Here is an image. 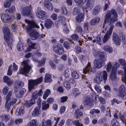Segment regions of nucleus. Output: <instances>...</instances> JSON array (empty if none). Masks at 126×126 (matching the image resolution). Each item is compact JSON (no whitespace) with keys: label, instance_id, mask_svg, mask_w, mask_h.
Returning a JSON list of instances; mask_svg holds the SVG:
<instances>
[{"label":"nucleus","instance_id":"obj_1","mask_svg":"<svg viewBox=\"0 0 126 126\" xmlns=\"http://www.w3.org/2000/svg\"><path fill=\"white\" fill-rule=\"evenodd\" d=\"M94 55L97 58L94 61V68H100L103 65L105 64L104 61H106L107 58L106 54L104 52L100 51L97 52L96 51L93 52Z\"/></svg>","mask_w":126,"mask_h":126},{"label":"nucleus","instance_id":"obj_2","mask_svg":"<svg viewBox=\"0 0 126 126\" xmlns=\"http://www.w3.org/2000/svg\"><path fill=\"white\" fill-rule=\"evenodd\" d=\"M25 22L28 24L29 27L26 28L27 31L30 32V35L31 39L35 40L39 37V33L34 28V27L39 28L40 26L38 24L34 22H32L27 19L25 20Z\"/></svg>","mask_w":126,"mask_h":126},{"label":"nucleus","instance_id":"obj_3","mask_svg":"<svg viewBox=\"0 0 126 126\" xmlns=\"http://www.w3.org/2000/svg\"><path fill=\"white\" fill-rule=\"evenodd\" d=\"M2 30L5 41L8 46H10L13 41L12 34L11 33L9 28L6 26L3 27Z\"/></svg>","mask_w":126,"mask_h":126},{"label":"nucleus","instance_id":"obj_4","mask_svg":"<svg viewBox=\"0 0 126 126\" xmlns=\"http://www.w3.org/2000/svg\"><path fill=\"white\" fill-rule=\"evenodd\" d=\"M110 13L113 15V16L111 17L110 14L108 12L105 15V19L107 20L108 22H109L110 23H114L117 21L118 15L116 11L114 9H112L110 11Z\"/></svg>","mask_w":126,"mask_h":126},{"label":"nucleus","instance_id":"obj_5","mask_svg":"<svg viewBox=\"0 0 126 126\" xmlns=\"http://www.w3.org/2000/svg\"><path fill=\"white\" fill-rule=\"evenodd\" d=\"M43 78L41 77L35 80H29L28 81L29 87V90L34 88V86L37 85L43 81Z\"/></svg>","mask_w":126,"mask_h":126},{"label":"nucleus","instance_id":"obj_6","mask_svg":"<svg viewBox=\"0 0 126 126\" xmlns=\"http://www.w3.org/2000/svg\"><path fill=\"white\" fill-rule=\"evenodd\" d=\"M53 47L54 51L58 54L62 55L64 52V49L60 44H54Z\"/></svg>","mask_w":126,"mask_h":126},{"label":"nucleus","instance_id":"obj_7","mask_svg":"<svg viewBox=\"0 0 126 126\" xmlns=\"http://www.w3.org/2000/svg\"><path fill=\"white\" fill-rule=\"evenodd\" d=\"M117 95L121 97L123 100H125L126 98V94L125 92V88L124 86L121 85L119 87Z\"/></svg>","mask_w":126,"mask_h":126},{"label":"nucleus","instance_id":"obj_8","mask_svg":"<svg viewBox=\"0 0 126 126\" xmlns=\"http://www.w3.org/2000/svg\"><path fill=\"white\" fill-rule=\"evenodd\" d=\"M47 13L45 12L42 10L40 7H38L37 9L36 14L37 17L40 19H43L46 16Z\"/></svg>","mask_w":126,"mask_h":126},{"label":"nucleus","instance_id":"obj_9","mask_svg":"<svg viewBox=\"0 0 126 126\" xmlns=\"http://www.w3.org/2000/svg\"><path fill=\"white\" fill-rule=\"evenodd\" d=\"M30 6H28L25 7L24 8V16H27L28 17L30 18H33L34 15L32 13V8Z\"/></svg>","mask_w":126,"mask_h":126},{"label":"nucleus","instance_id":"obj_10","mask_svg":"<svg viewBox=\"0 0 126 126\" xmlns=\"http://www.w3.org/2000/svg\"><path fill=\"white\" fill-rule=\"evenodd\" d=\"M16 101L17 99H16L14 98L12 99V101L9 103V102H7V101H6L5 105V110L8 111L10 109H11L13 105L16 103Z\"/></svg>","mask_w":126,"mask_h":126},{"label":"nucleus","instance_id":"obj_11","mask_svg":"<svg viewBox=\"0 0 126 126\" xmlns=\"http://www.w3.org/2000/svg\"><path fill=\"white\" fill-rule=\"evenodd\" d=\"M29 61V59L26 60V61H24V75L25 76H28L30 70L31 68L28 64V62Z\"/></svg>","mask_w":126,"mask_h":126},{"label":"nucleus","instance_id":"obj_12","mask_svg":"<svg viewBox=\"0 0 126 126\" xmlns=\"http://www.w3.org/2000/svg\"><path fill=\"white\" fill-rule=\"evenodd\" d=\"M93 101V100L91 98L88 96L84 97L83 99V102L84 104L86 106L93 105L92 103Z\"/></svg>","mask_w":126,"mask_h":126},{"label":"nucleus","instance_id":"obj_13","mask_svg":"<svg viewBox=\"0 0 126 126\" xmlns=\"http://www.w3.org/2000/svg\"><path fill=\"white\" fill-rule=\"evenodd\" d=\"M43 93L41 89H40L39 91H36L32 93V97L34 100L37 99L39 96H42Z\"/></svg>","mask_w":126,"mask_h":126},{"label":"nucleus","instance_id":"obj_14","mask_svg":"<svg viewBox=\"0 0 126 126\" xmlns=\"http://www.w3.org/2000/svg\"><path fill=\"white\" fill-rule=\"evenodd\" d=\"M112 37V40L115 43L119 45L120 44L121 39L119 38L118 36L117 35L115 32H113Z\"/></svg>","mask_w":126,"mask_h":126},{"label":"nucleus","instance_id":"obj_15","mask_svg":"<svg viewBox=\"0 0 126 126\" xmlns=\"http://www.w3.org/2000/svg\"><path fill=\"white\" fill-rule=\"evenodd\" d=\"M94 5V2L91 0H88L85 5V8L88 9L90 10L93 8Z\"/></svg>","mask_w":126,"mask_h":126},{"label":"nucleus","instance_id":"obj_16","mask_svg":"<svg viewBox=\"0 0 126 126\" xmlns=\"http://www.w3.org/2000/svg\"><path fill=\"white\" fill-rule=\"evenodd\" d=\"M23 84V82L20 81H18L16 82L14 84L13 88L14 92H16L17 91V89L21 88Z\"/></svg>","mask_w":126,"mask_h":126},{"label":"nucleus","instance_id":"obj_17","mask_svg":"<svg viewBox=\"0 0 126 126\" xmlns=\"http://www.w3.org/2000/svg\"><path fill=\"white\" fill-rule=\"evenodd\" d=\"M4 82L6 83L8 86L11 85L13 83V81L7 76H4L3 78Z\"/></svg>","mask_w":126,"mask_h":126},{"label":"nucleus","instance_id":"obj_18","mask_svg":"<svg viewBox=\"0 0 126 126\" xmlns=\"http://www.w3.org/2000/svg\"><path fill=\"white\" fill-rule=\"evenodd\" d=\"M113 70H112L110 75V79L112 81H115L117 79L116 76V69L114 68L113 69Z\"/></svg>","mask_w":126,"mask_h":126},{"label":"nucleus","instance_id":"obj_19","mask_svg":"<svg viewBox=\"0 0 126 126\" xmlns=\"http://www.w3.org/2000/svg\"><path fill=\"white\" fill-rule=\"evenodd\" d=\"M0 18L2 21L5 22H8V18L9 17V16L8 15L3 13H1L0 14Z\"/></svg>","mask_w":126,"mask_h":126},{"label":"nucleus","instance_id":"obj_20","mask_svg":"<svg viewBox=\"0 0 126 126\" xmlns=\"http://www.w3.org/2000/svg\"><path fill=\"white\" fill-rule=\"evenodd\" d=\"M35 100L34 99L32 98L30 101H25L24 102V105L26 107L29 108L35 103Z\"/></svg>","mask_w":126,"mask_h":126},{"label":"nucleus","instance_id":"obj_21","mask_svg":"<svg viewBox=\"0 0 126 126\" xmlns=\"http://www.w3.org/2000/svg\"><path fill=\"white\" fill-rule=\"evenodd\" d=\"M40 108L39 107H36L32 112V115L33 116H36L40 114Z\"/></svg>","mask_w":126,"mask_h":126},{"label":"nucleus","instance_id":"obj_22","mask_svg":"<svg viewBox=\"0 0 126 126\" xmlns=\"http://www.w3.org/2000/svg\"><path fill=\"white\" fill-rule=\"evenodd\" d=\"M53 24L52 21L49 19H47L45 22V26L48 29L51 28Z\"/></svg>","mask_w":126,"mask_h":126},{"label":"nucleus","instance_id":"obj_23","mask_svg":"<svg viewBox=\"0 0 126 126\" xmlns=\"http://www.w3.org/2000/svg\"><path fill=\"white\" fill-rule=\"evenodd\" d=\"M100 20V18L99 17L97 16L94 19H91L89 22L90 24L91 25H94L96 23H98Z\"/></svg>","mask_w":126,"mask_h":126},{"label":"nucleus","instance_id":"obj_24","mask_svg":"<svg viewBox=\"0 0 126 126\" xmlns=\"http://www.w3.org/2000/svg\"><path fill=\"white\" fill-rule=\"evenodd\" d=\"M44 6L47 9L50 10L53 9V7L52 4L49 1L46 0L44 2Z\"/></svg>","mask_w":126,"mask_h":126},{"label":"nucleus","instance_id":"obj_25","mask_svg":"<svg viewBox=\"0 0 126 126\" xmlns=\"http://www.w3.org/2000/svg\"><path fill=\"white\" fill-rule=\"evenodd\" d=\"M98 73L105 82L107 79L108 75L107 72L105 71H103L99 72Z\"/></svg>","mask_w":126,"mask_h":126},{"label":"nucleus","instance_id":"obj_26","mask_svg":"<svg viewBox=\"0 0 126 126\" xmlns=\"http://www.w3.org/2000/svg\"><path fill=\"white\" fill-rule=\"evenodd\" d=\"M102 78L100 76V75L98 73L94 78V81L96 83L99 84L102 81Z\"/></svg>","mask_w":126,"mask_h":126},{"label":"nucleus","instance_id":"obj_27","mask_svg":"<svg viewBox=\"0 0 126 126\" xmlns=\"http://www.w3.org/2000/svg\"><path fill=\"white\" fill-rule=\"evenodd\" d=\"M92 69L91 65L89 63H88L87 65L83 69V72L84 74H86L89 72H92Z\"/></svg>","mask_w":126,"mask_h":126},{"label":"nucleus","instance_id":"obj_28","mask_svg":"<svg viewBox=\"0 0 126 126\" xmlns=\"http://www.w3.org/2000/svg\"><path fill=\"white\" fill-rule=\"evenodd\" d=\"M24 110L23 107H20L17 108L15 114L17 116L22 115Z\"/></svg>","mask_w":126,"mask_h":126},{"label":"nucleus","instance_id":"obj_29","mask_svg":"<svg viewBox=\"0 0 126 126\" xmlns=\"http://www.w3.org/2000/svg\"><path fill=\"white\" fill-rule=\"evenodd\" d=\"M100 6L99 5H97L95 7L93 10V14L94 15H96L98 14L100 11Z\"/></svg>","mask_w":126,"mask_h":126},{"label":"nucleus","instance_id":"obj_30","mask_svg":"<svg viewBox=\"0 0 126 126\" xmlns=\"http://www.w3.org/2000/svg\"><path fill=\"white\" fill-rule=\"evenodd\" d=\"M103 49L105 51L109 53H111L113 51L112 48L108 45L104 46L103 47Z\"/></svg>","mask_w":126,"mask_h":126},{"label":"nucleus","instance_id":"obj_31","mask_svg":"<svg viewBox=\"0 0 126 126\" xmlns=\"http://www.w3.org/2000/svg\"><path fill=\"white\" fill-rule=\"evenodd\" d=\"M38 123L37 120L33 119L30 121L27 126H37Z\"/></svg>","mask_w":126,"mask_h":126},{"label":"nucleus","instance_id":"obj_32","mask_svg":"<svg viewBox=\"0 0 126 126\" xmlns=\"http://www.w3.org/2000/svg\"><path fill=\"white\" fill-rule=\"evenodd\" d=\"M49 104L47 103L46 101H44L42 102V109L43 110H46L49 108Z\"/></svg>","mask_w":126,"mask_h":126},{"label":"nucleus","instance_id":"obj_33","mask_svg":"<svg viewBox=\"0 0 126 126\" xmlns=\"http://www.w3.org/2000/svg\"><path fill=\"white\" fill-rule=\"evenodd\" d=\"M111 34L106 33L102 39V41L104 43H105L110 38Z\"/></svg>","mask_w":126,"mask_h":126},{"label":"nucleus","instance_id":"obj_34","mask_svg":"<svg viewBox=\"0 0 126 126\" xmlns=\"http://www.w3.org/2000/svg\"><path fill=\"white\" fill-rule=\"evenodd\" d=\"M119 61L120 63L123 66V68L124 70V72L125 73H126V63L125 62V60L123 59H120Z\"/></svg>","mask_w":126,"mask_h":126},{"label":"nucleus","instance_id":"obj_35","mask_svg":"<svg viewBox=\"0 0 126 126\" xmlns=\"http://www.w3.org/2000/svg\"><path fill=\"white\" fill-rule=\"evenodd\" d=\"M83 16L82 14H80L76 17V21L78 23H80L83 21Z\"/></svg>","mask_w":126,"mask_h":126},{"label":"nucleus","instance_id":"obj_36","mask_svg":"<svg viewBox=\"0 0 126 126\" xmlns=\"http://www.w3.org/2000/svg\"><path fill=\"white\" fill-rule=\"evenodd\" d=\"M51 91L49 89H47L44 92L43 98L44 99H46L49 95L51 94Z\"/></svg>","mask_w":126,"mask_h":126},{"label":"nucleus","instance_id":"obj_37","mask_svg":"<svg viewBox=\"0 0 126 126\" xmlns=\"http://www.w3.org/2000/svg\"><path fill=\"white\" fill-rule=\"evenodd\" d=\"M23 90L22 88L20 90L19 93L17 91L16 92V97L18 98H21L22 97L23 95Z\"/></svg>","mask_w":126,"mask_h":126},{"label":"nucleus","instance_id":"obj_38","mask_svg":"<svg viewBox=\"0 0 126 126\" xmlns=\"http://www.w3.org/2000/svg\"><path fill=\"white\" fill-rule=\"evenodd\" d=\"M15 11L16 9L15 7V6L13 5L12 6L8 9H6L5 10V12L7 13L9 12V13H15Z\"/></svg>","mask_w":126,"mask_h":126},{"label":"nucleus","instance_id":"obj_39","mask_svg":"<svg viewBox=\"0 0 126 126\" xmlns=\"http://www.w3.org/2000/svg\"><path fill=\"white\" fill-rule=\"evenodd\" d=\"M51 76L50 75L47 74H46L45 77V82H49V83L51 82L52 81V80L51 79Z\"/></svg>","mask_w":126,"mask_h":126},{"label":"nucleus","instance_id":"obj_40","mask_svg":"<svg viewBox=\"0 0 126 126\" xmlns=\"http://www.w3.org/2000/svg\"><path fill=\"white\" fill-rule=\"evenodd\" d=\"M71 42L69 41H65L64 42L63 44V46L64 47L67 49H69L70 48L71 46Z\"/></svg>","mask_w":126,"mask_h":126},{"label":"nucleus","instance_id":"obj_41","mask_svg":"<svg viewBox=\"0 0 126 126\" xmlns=\"http://www.w3.org/2000/svg\"><path fill=\"white\" fill-rule=\"evenodd\" d=\"M119 124L118 122L115 119H113L111 121V126H118Z\"/></svg>","mask_w":126,"mask_h":126},{"label":"nucleus","instance_id":"obj_42","mask_svg":"<svg viewBox=\"0 0 126 126\" xmlns=\"http://www.w3.org/2000/svg\"><path fill=\"white\" fill-rule=\"evenodd\" d=\"M27 43L29 45V46H30L32 49H35V46L36 45V44L32 43L31 41V39L28 38L27 40Z\"/></svg>","mask_w":126,"mask_h":126},{"label":"nucleus","instance_id":"obj_43","mask_svg":"<svg viewBox=\"0 0 126 126\" xmlns=\"http://www.w3.org/2000/svg\"><path fill=\"white\" fill-rule=\"evenodd\" d=\"M60 11L61 13L64 15H65L67 14V10L66 7L63 5L61 6L60 8Z\"/></svg>","mask_w":126,"mask_h":126},{"label":"nucleus","instance_id":"obj_44","mask_svg":"<svg viewBox=\"0 0 126 126\" xmlns=\"http://www.w3.org/2000/svg\"><path fill=\"white\" fill-rule=\"evenodd\" d=\"M80 13L79 8L78 7H76L73 9L72 14L73 15H76L79 14Z\"/></svg>","mask_w":126,"mask_h":126},{"label":"nucleus","instance_id":"obj_45","mask_svg":"<svg viewBox=\"0 0 126 126\" xmlns=\"http://www.w3.org/2000/svg\"><path fill=\"white\" fill-rule=\"evenodd\" d=\"M71 75L73 78L78 79L79 77V74L75 71H73L71 73Z\"/></svg>","mask_w":126,"mask_h":126},{"label":"nucleus","instance_id":"obj_46","mask_svg":"<svg viewBox=\"0 0 126 126\" xmlns=\"http://www.w3.org/2000/svg\"><path fill=\"white\" fill-rule=\"evenodd\" d=\"M23 44L20 41L17 45V48L18 50L19 51H22L23 50Z\"/></svg>","mask_w":126,"mask_h":126},{"label":"nucleus","instance_id":"obj_47","mask_svg":"<svg viewBox=\"0 0 126 126\" xmlns=\"http://www.w3.org/2000/svg\"><path fill=\"white\" fill-rule=\"evenodd\" d=\"M83 31V29L81 26L78 25L76 27L75 31L77 33H81Z\"/></svg>","mask_w":126,"mask_h":126},{"label":"nucleus","instance_id":"obj_48","mask_svg":"<svg viewBox=\"0 0 126 126\" xmlns=\"http://www.w3.org/2000/svg\"><path fill=\"white\" fill-rule=\"evenodd\" d=\"M63 85L67 90H70L71 88L69 83L67 81H65L64 82Z\"/></svg>","mask_w":126,"mask_h":126},{"label":"nucleus","instance_id":"obj_49","mask_svg":"<svg viewBox=\"0 0 126 126\" xmlns=\"http://www.w3.org/2000/svg\"><path fill=\"white\" fill-rule=\"evenodd\" d=\"M46 58H43L42 60L39 61L38 62V66L40 67L44 65L46 61Z\"/></svg>","mask_w":126,"mask_h":126},{"label":"nucleus","instance_id":"obj_50","mask_svg":"<svg viewBox=\"0 0 126 126\" xmlns=\"http://www.w3.org/2000/svg\"><path fill=\"white\" fill-rule=\"evenodd\" d=\"M111 104L112 105H114V103H116L117 104H119L121 103V102L115 98H113V99L111 100Z\"/></svg>","mask_w":126,"mask_h":126},{"label":"nucleus","instance_id":"obj_51","mask_svg":"<svg viewBox=\"0 0 126 126\" xmlns=\"http://www.w3.org/2000/svg\"><path fill=\"white\" fill-rule=\"evenodd\" d=\"M12 94V91H10L9 92L8 94L6 97V101H7V102H9L10 100L11 99V96Z\"/></svg>","mask_w":126,"mask_h":126},{"label":"nucleus","instance_id":"obj_52","mask_svg":"<svg viewBox=\"0 0 126 126\" xmlns=\"http://www.w3.org/2000/svg\"><path fill=\"white\" fill-rule=\"evenodd\" d=\"M94 88L95 90L97 92L99 93H100L102 91L101 89L98 86L96 85L94 86Z\"/></svg>","mask_w":126,"mask_h":126},{"label":"nucleus","instance_id":"obj_53","mask_svg":"<svg viewBox=\"0 0 126 126\" xmlns=\"http://www.w3.org/2000/svg\"><path fill=\"white\" fill-rule=\"evenodd\" d=\"M112 65L111 63L109 62L108 63L107 67V70L108 72L110 71L111 69L112 68Z\"/></svg>","mask_w":126,"mask_h":126},{"label":"nucleus","instance_id":"obj_54","mask_svg":"<svg viewBox=\"0 0 126 126\" xmlns=\"http://www.w3.org/2000/svg\"><path fill=\"white\" fill-rule=\"evenodd\" d=\"M71 38L74 41H77L79 38L78 35L76 34H74L72 35L71 36Z\"/></svg>","mask_w":126,"mask_h":126},{"label":"nucleus","instance_id":"obj_55","mask_svg":"<svg viewBox=\"0 0 126 126\" xmlns=\"http://www.w3.org/2000/svg\"><path fill=\"white\" fill-rule=\"evenodd\" d=\"M12 67V65H11L9 66L7 72V75L10 76L12 74V70L11 69V68Z\"/></svg>","mask_w":126,"mask_h":126},{"label":"nucleus","instance_id":"obj_56","mask_svg":"<svg viewBox=\"0 0 126 126\" xmlns=\"http://www.w3.org/2000/svg\"><path fill=\"white\" fill-rule=\"evenodd\" d=\"M21 65H22L23 67L22 68H20L19 70V72L18 74L19 73L22 75L24 74V65L23 64H24V61L21 63Z\"/></svg>","mask_w":126,"mask_h":126},{"label":"nucleus","instance_id":"obj_57","mask_svg":"<svg viewBox=\"0 0 126 126\" xmlns=\"http://www.w3.org/2000/svg\"><path fill=\"white\" fill-rule=\"evenodd\" d=\"M119 117L123 123H126V117H125L123 115H121L119 116Z\"/></svg>","mask_w":126,"mask_h":126},{"label":"nucleus","instance_id":"obj_58","mask_svg":"<svg viewBox=\"0 0 126 126\" xmlns=\"http://www.w3.org/2000/svg\"><path fill=\"white\" fill-rule=\"evenodd\" d=\"M10 119V117L7 115H4L3 116L2 120L6 122Z\"/></svg>","mask_w":126,"mask_h":126},{"label":"nucleus","instance_id":"obj_59","mask_svg":"<svg viewBox=\"0 0 126 126\" xmlns=\"http://www.w3.org/2000/svg\"><path fill=\"white\" fill-rule=\"evenodd\" d=\"M68 97L67 96H64L60 98V102L61 103H63L67 101Z\"/></svg>","mask_w":126,"mask_h":126},{"label":"nucleus","instance_id":"obj_60","mask_svg":"<svg viewBox=\"0 0 126 126\" xmlns=\"http://www.w3.org/2000/svg\"><path fill=\"white\" fill-rule=\"evenodd\" d=\"M9 88L7 86H5L3 89V93L4 95L7 94Z\"/></svg>","mask_w":126,"mask_h":126},{"label":"nucleus","instance_id":"obj_61","mask_svg":"<svg viewBox=\"0 0 126 126\" xmlns=\"http://www.w3.org/2000/svg\"><path fill=\"white\" fill-rule=\"evenodd\" d=\"M49 63L52 69L54 70L56 69V66L52 61H50Z\"/></svg>","mask_w":126,"mask_h":126},{"label":"nucleus","instance_id":"obj_62","mask_svg":"<svg viewBox=\"0 0 126 126\" xmlns=\"http://www.w3.org/2000/svg\"><path fill=\"white\" fill-rule=\"evenodd\" d=\"M10 5V3L8 1H5L4 2V6L5 8L9 7Z\"/></svg>","mask_w":126,"mask_h":126},{"label":"nucleus","instance_id":"obj_63","mask_svg":"<svg viewBox=\"0 0 126 126\" xmlns=\"http://www.w3.org/2000/svg\"><path fill=\"white\" fill-rule=\"evenodd\" d=\"M114 26L113 25H111L110 27L109 30L108 31L107 33H109L110 34H111L112 30L114 28Z\"/></svg>","mask_w":126,"mask_h":126},{"label":"nucleus","instance_id":"obj_64","mask_svg":"<svg viewBox=\"0 0 126 126\" xmlns=\"http://www.w3.org/2000/svg\"><path fill=\"white\" fill-rule=\"evenodd\" d=\"M23 121V119H18L15 120L14 122L16 124H17L20 123L22 122Z\"/></svg>","mask_w":126,"mask_h":126}]
</instances>
